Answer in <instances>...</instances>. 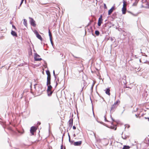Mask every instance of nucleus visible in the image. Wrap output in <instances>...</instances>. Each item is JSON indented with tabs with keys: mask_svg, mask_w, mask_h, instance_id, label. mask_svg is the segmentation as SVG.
I'll return each instance as SVG.
<instances>
[{
	"mask_svg": "<svg viewBox=\"0 0 149 149\" xmlns=\"http://www.w3.org/2000/svg\"><path fill=\"white\" fill-rule=\"evenodd\" d=\"M120 102L119 100H117L113 105H112L111 107L110 112L113 113L114 111L118 107Z\"/></svg>",
	"mask_w": 149,
	"mask_h": 149,
	"instance_id": "1",
	"label": "nucleus"
},
{
	"mask_svg": "<svg viewBox=\"0 0 149 149\" xmlns=\"http://www.w3.org/2000/svg\"><path fill=\"white\" fill-rule=\"evenodd\" d=\"M40 56L37 54H35L34 56V60L35 61H40L42 60V59L40 58Z\"/></svg>",
	"mask_w": 149,
	"mask_h": 149,
	"instance_id": "2",
	"label": "nucleus"
},
{
	"mask_svg": "<svg viewBox=\"0 0 149 149\" xmlns=\"http://www.w3.org/2000/svg\"><path fill=\"white\" fill-rule=\"evenodd\" d=\"M130 137L129 134L128 133H123L122 134V138L125 140H126V139L129 138Z\"/></svg>",
	"mask_w": 149,
	"mask_h": 149,
	"instance_id": "3",
	"label": "nucleus"
},
{
	"mask_svg": "<svg viewBox=\"0 0 149 149\" xmlns=\"http://www.w3.org/2000/svg\"><path fill=\"white\" fill-rule=\"evenodd\" d=\"M36 130L37 128L35 127L32 126L31 127L30 131L32 135H34V132L36 131Z\"/></svg>",
	"mask_w": 149,
	"mask_h": 149,
	"instance_id": "4",
	"label": "nucleus"
},
{
	"mask_svg": "<svg viewBox=\"0 0 149 149\" xmlns=\"http://www.w3.org/2000/svg\"><path fill=\"white\" fill-rule=\"evenodd\" d=\"M35 34L36 35L37 37L41 40L42 41V38L41 36L38 33V32L36 30H35L34 31Z\"/></svg>",
	"mask_w": 149,
	"mask_h": 149,
	"instance_id": "5",
	"label": "nucleus"
},
{
	"mask_svg": "<svg viewBox=\"0 0 149 149\" xmlns=\"http://www.w3.org/2000/svg\"><path fill=\"white\" fill-rule=\"evenodd\" d=\"M30 19H31L30 23L31 25L34 27H35L36 26L35 21L33 18H30Z\"/></svg>",
	"mask_w": 149,
	"mask_h": 149,
	"instance_id": "6",
	"label": "nucleus"
},
{
	"mask_svg": "<svg viewBox=\"0 0 149 149\" xmlns=\"http://www.w3.org/2000/svg\"><path fill=\"white\" fill-rule=\"evenodd\" d=\"M102 16L101 15L100 17L99 18L98 22V25L99 26H100L101 25V24L102 23Z\"/></svg>",
	"mask_w": 149,
	"mask_h": 149,
	"instance_id": "7",
	"label": "nucleus"
},
{
	"mask_svg": "<svg viewBox=\"0 0 149 149\" xmlns=\"http://www.w3.org/2000/svg\"><path fill=\"white\" fill-rule=\"evenodd\" d=\"M142 6L143 7L145 8H149V2H146L143 4Z\"/></svg>",
	"mask_w": 149,
	"mask_h": 149,
	"instance_id": "8",
	"label": "nucleus"
},
{
	"mask_svg": "<svg viewBox=\"0 0 149 149\" xmlns=\"http://www.w3.org/2000/svg\"><path fill=\"white\" fill-rule=\"evenodd\" d=\"M82 143V142L81 141H79L74 142L73 144L75 146H80L81 145Z\"/></svg>",
	"mask_w": 149,
	"mask_h": 149,
	"instance_id": "9",
	"label": "nucleus"
},
{
	"mask_svg": "<svg viewBox=\"0 0 149 149\" xmlns=\"http://www.w3.org/2000/svg\"><path fill=\"white\" fill-rule=\"evenodd\" d=\"M115 9L114 6L112 7L111 9L108 11V14L110 15Z\"/></svg>",
	"mask_w": 149,
	"mask_h": 149,
	"instance_id": "10",
	"label": "nucleus"
},
{
	"mask_svg": "<svg viewBox=\"0 0 149 149\" xmlns=\"http://www.w3.org/2000/svg\"><path fill=\"white\" fill-rule=\"evenodd\" d=\"M126 10H127L126 8H122V14H125L126 13Z\"/></svg>",
	"mask_w": 149,
	"mask_h": 149,
	"instance_id": "11",
	"label": "nucleus"
},
{
	"mask_svg": "<svg viewBox=\"0 0 149 149\" xmlns=\"http://www.w3.org/2000/svg\"><path fill=\"white\" fill-rule=\"evenodd\" d=\"M46 74L47 75V79L51 78V75L49 71V70L46 71Z\"/></svg>",
	"mask_w": 149,
	"mask_h": 149,
	"instance_id": "12",
	"label": "nucleus"
},
{
	"mask_svg": "<svg viewBox=\"0 0 149 149\" xmlns=\"http://www.w3.org/2000/svg\"><path fill=\"white\" fill-rule=\"evenodd\" d=\"M11 34L13 36L17 37V35L16 32L14 31H12L11 32Z\"/></svg>",
	"mask_w": 149,
	"mask_h": 149,
	"instance_id": "13",
	"label": "nucleus"
},
{
	"mask_svg": "<svg viewBox=\"0 0 149 149\" xmlns=\"http://www.w3.org/2000/svg\"><path fill=\"white\" fill-rule=\"evenodd\" d=\"M110 90L109 88L107 89L105 91L106 94L109 95H110Z\"/></svg>",
	"mask_w": 149,
	"mask_h": 149,
	"instance_id": "14",
	"label": "nucleus"
},
{
	"mask_svg": "<svg viewBox=\"0 0 149 149\" xmlns=\"http://www.w3.org/2000/svg\"><path fill=\"white\" fill-rule=\"evenodd\" d=\"M69 126L72 127L73 125V120L72 119H70L69 120Z\"/></svg>",
	"mask_w": 149,
	"mask_h": 149,
	"instance_id": "15",
	"label": "nucleus"
},
{
	"mask_svg": "<svg viewBox=\"0 0 149 149\" xmlns=\"http://www.w3.org/2000/svg\"><path fill=\"white\" fill-rule=\"evenodd\" d=\"M48 86V88L47 90V91H51L52 87L51 85H47Z\"/></svg>",
	"mask_w": 149,
	"mask_h": 149,
	"instance_id": "16",
	"label": "nucleus"
},
{
	"mask_svg": "<svg viewBox=\"0 0 149 149\" xmlns=\"http://www.w3.org/2000/svg\"><path fill=\"white\" fill-rule=\"evenodd\" d=\"M123 8H126V6H127V4L126 3V2L124 0H123Z\"/></svg>",
	"mask_w": 149,
	"mask_h": 149,
	"instance_id": "17",
	"label": "nucleus"
},
{
	"mask_svg": "<svg viewBox=\"0 0 149 149\" xmlns=\"http://www.w3.org/2000/svg\"><path fill=\"white\" fill-rule=\"evenodd\" d=\"M49 34L50 37V40L52 41V35L51 33V32L49 29Z\"/></svg>",
	"mask_w": 149,
	"mask_h": 149,
	"instance_id": "18",
	"label": "nucleus"
},
{
	"mask_svg": "<svg viewBox=\"0 0 149 149\" xmlns=\"http://www.w3.org/2000/svg\"><path fill=\"white\" fill-rule=\"evenodd\" d=\"M47 85H50V84H51V82H50V80H51V78H48L47 79Z\"/></svg>",
	"mask_w": 149,
	"mask_h": 149,
	"instance_id": "19",
	"label": "nucleus"
},
{
	"mask_svg": "<svg viewBox=\"0 0 149 149\" xmlns=\"http://www.w3.org/2000/svg\"><path fill=\"white\" fill-rule=\"evenodd\" d=\"M47 91V93L48 95L49 96H51L53 92L52 91Z\"/></svg>",
	"mask_w": 149,
	"mask_h": 149,
	"instance_id": "20",
	"label": "nucleus"
},
{
	"mask_svg": "<svg viewBox=\"0 0 149 149\" xmlns=\"http://www.w3.org/2000/svg\"><path fill=\"white\" fill-rule=\"evenodd\" d=\"M23 24L24 25L26 26H27V21L26 19H24V22Z\"/></svg>",
	"mask_w": 149,
	"mask_h": 149,
	"instance_id": "21",
	"label": "nucleus"
},
{
	"mask_svg": "<svg viewBox=\"0 0 149 149\" xmlns=\"http://www.w3.org/2000/svg\"><path fill=\"white\" fill-rule=\"evenodd\" d=\"M130 147L128 146H124L123 148V149H129Z\"/></svg>",
	"mask_w": 149,
	"mask_h": 149,
	"instance_id": "22",
	"label": "nucleus"
},
{
	"mask_svg": "<svg viewBox=\"0 0 149 149\" xmlns=\"http://www.w3.org/2000/svg\"><path fill=\"white\" fill-rule=\"evenodd\" d=\"M95 33L97 36H98L100 33V32L96 30L95 31Z\"/></svg>",
	"mask_w": 149,
	"mask_h": 149,
	"instance_id": "23",
	"label": "nucleus"
},
{
	"mask_svg": "<svg viewBox=\"0 0 149 149\" xmlns=\"http://www.w3.org/2000/svg\"><path fill=\"white\" fill-rule=\"evenodd\" d=\"M104 8H105V9L107 8V7L106 6V4L105 3L104 4Z\"/></svg>",
	"mask_w": 149,
	"mask_h": 149,
	"instance_id": "24",
	"label": "nucleus"
},
{
	"mask_svg": "<svg viewBox=\"0 0 149 149\" xmlns=\"http://www.w3.org/2000/svg\"><path fill=\"white\" fill-rule=\"evenodd\" d=\"M69 142L71 143H72L73 142V141H72L70 140V139H69Z\"/></svg>",
	"mask_w": 149,
	"mask_h": 149,
	"instance_id": "25",
	"label": "nucleus"
},
{
	"mask_svg": "<svg viewBox=\"0 0 149 149\" xmlns=\"http://www.w3.org/2000/svg\"><path fill=\"white\" fill-rule=\"evenodd\" d=\"M73 129H74V130H75L76 129V127L74 126L73 127Z\"/></svg>",
	"mask_w": 149,
	"mask_h": 149,
	"instance_id": "26",
	"label": "nucleus"
},
{
	"mask_svg": "<svg viewBox=\"0 0 149 149\" xmlns=\"http://www.w3.org/2000/svg\"><path fill=\"white\" fill-rule=\"evenodd\" d=\"M63 149V145H62L61 146V149Z\"/></svg>",
	"mask_w": 149,
	"mask_h": 149,
	"instance_id": "27",
	"label": "nucleus"
},
{
	"mask_svg": "<svg viewBox=\"0 0 149 149\" xmlns=\"http://www.w3.org/2000/svg\"><path fill=\"white\" fill-rule=\"evenodd\" d=\"M12 27H13V28L14 29H15L16 30V27H15L13 25L12 26Z\"/></svg>",
	"mask_w": 149,
	"mask_h": 149,
	"instance_id": "28",
	"label": "nucleus"
},
{
	"mask_svg": "<svg viewBox=\"0 0 149 149\" xmlns=\"http://www.w3.org/2000/svg\"><path fill=\"white\" fill-rule=\"evenodd\" d=\"M24 0H22L21 2L20 5H21L23 3Z\"/></svg>",
	"mask_w": 149,
	"mask_h": 149,
	"instance_id": "29",
	"label": "nucleus"
},
{
	"mask_svg": "<svg viewBox=\"0 0 149 149\" xmlns=\"http://www.w3.org/2000/svg\"><path fill=\"white\" fill-rule=\"evenodd\" d=\"M50 41L51 42V43H52V45L53 44V43L52 40V41Z\"/></svg>",
	"mask_w": 149,
	"mask_h": 149,
	"instance_id": "30",
	"label": "nucleus"
},
{
	"mask_svg": "<svg viewBox=\"0 0 149 149\" xmlns=\"http://www.w3.org/2000/svg\"><path fill=\"white\" fill-rule=\"evenodd\" d=\"M146 119H148V120L149 121V118H145Z\"/></svg>",
	"mask_w": 149,
	"mask_h": 149,
	"instance_id": "31",
	"label": "nucleus"
},
{
	"mask_svg": "<svg viewBox=\"0 0 149 149\" xmlns=\"http://www.w3.org/2000/svg\"><path fill=\"white\" fill-rule=\"evenodd\" d=\"M68 136H69V139H70V136L69 135H68Z\"/></svg>",
	"mask_w": 149,
	"mask_h": 149,
	"instance_id": "32",
	"label": "nucleus"
},
{
	"mask_svg": "<svg viewBox=\"0 0 149 149\" xmlns=\"http://www.w3.org/2000/svg\"><path fill=\"white\" fill-rule=\"evenodd\" d=\"M53 73H54V74H55V72H54V71Z\"/></svg>",
	"mask_w": 149,
	"mask_h": 149,
	"instance_id": "33",
	"label": "nucleus"
},
{
	"mask_svg": "<svg viewBox=\"0 0 149 149\" xmlns=\"http://www.w3.org/2000/svg\"><path fill=\"white\" fill-rule=\"evenodd\" d=\"M84 88V87H82V90H83Z\"/></svg>",
	"mask_w": 149,
	"mask_h": 149,
	"instance_id": "34",
	"label": "nucleus"
},
{
	"mask_svg": "<svg viewBox=\"0 0 149 149\" xmlns=\"http://www.w3.org/2000/svg\"><path fill=\"white\" fill-rule=\"evenodd\" d=\"M76 58H78V57H75Z\"/></svg>",
	"mask_w": 149,
	"mask_h": 149,
	"instance_id": "35",
	"label": "nucleus"
},
{
	"mask_svg": "<svg viewBox=\"0 0 149 149\" xmlns=\"http://www.w3.org/2000/svg\"><path fill=\"white\" fill-rule=\"evenodd\" d=\"M64 149H66L65 148H64Z\"/></svg>",
	"mask_w": 149,
	"mask_h": 149,
	"instance_id": "36",
	"label": "nucleus"
}]
</instances>
